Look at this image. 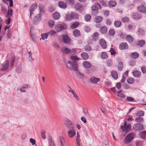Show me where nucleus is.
<instances>
[{
  "instance_id": "47",
  "label": "nucleus",
  "mask_w": 146,
  "mask_h": 146,
  "mask_svg": "<svg viewBox=\"0 0 146 146\" xmlns=\"http://www.w3.org/2000/svg\"><path fill=\"white\" fill-rule=\"evenodd\" d=\"M91 19V16L90 15H86L85 17V20L86 21H89Z\"/></svg>"
},
{
  "instance_id": "39",
  "label": "nucleus",
  "mask_w": 146,
  "mask_h": 146,
  "mask_svg": "<svg viewBox=\"0 0 146 146\" xmlns=\"http://www.w3.org/2000/svg\"><path fill=\"white\" fill-rule=\"evenodd\" d=\"M126 39L129 42H131L133 41V38L130 35H127L126 37Z\"/></svg>"
},
{
  "instance_id": "36",
  "label": "nucleus",
  "mask_w": 146,
  "mask_h": 146,
  "mask_svg": "<svg viewBox=\"0 0 146 146\" xmlns=\"http://www.w3.org/2000/svg\"><path fill=\"white\" fill-rule=\"evenodd\" d=\"M108 4L110 6L114 7L116 5L117 3L115 1H109Z\"/></svg>"
},
{
  "instance_id": "57",
  "label": "nucleus",
  "mask_w": 146,
  "mask_h": 146,
  "mask_svg": "<svg viewBox=\"0 0 146 146\" xmlns=\"http://www.w3.org/2000/svg\"><path fill=\"white\" fill-rule=\"evenodd\" d=\"M96 6L98 10L99 9H101V7L100 4L98 3H96L94 4Z\"/></svg>"
},
{
  "instance_id": "10",
  "label": "nucleus",
  "mask_w": 146,
  "mask_h": 146,
  "mask_svg": "<svg viewBox=\"0 0 146 146\" xmlns=\"http://www.w3.org/2000/svg\"><path fill=\"white\" fill-rule=\"evenodd\" d=\"M62 39L63 41L66 44H69L71 42V40L67 35H63Z\"/></svg>"
},
{
  "instance_id": "41",
  "label": "nucleus",
  "mask_w": 146,
  "mask_h": 146,
  "mask_svg": "<svg viewBox=\"0 0 146 146\" xmlns=\"http://www.w3.org/2000/svg\"><path fill=\"white\" fill-rule=\"evenodd\" d=\"M99 37V34L98 33L96 32L94 33L93 35V39L94 40H96L98 39Z\"/></svg>"
},
{
  "instance_id": "48",
  "label": "nucleus",
  "mask_w": 146,
  "mask_h": 146,
  "mask_svg": "<svg viewBox=\"0 0 146 146\" xmlns=\"http://www.w3.org/2000/svg\"><path fill=\"white\" fill-rule=\"evenodd\" d=\"M144 112L143 111H140L136 113V115L138 116H142L144 115Z\"/></svg>"
},
{
  "instance_id": "61",
  "label": "nucleus",
  "mask_w": 146,
  "mask_h": 146,
  "mask_svg": "<svg viewBox=\"0 0 146 146\" xmlns=\"http://www.w3.org/2000/svg\"><path fill=\"white\" fill-rule=\"evenodd\" d=\"M45 133V131H43L41 133V135L43 139H45L46 138Z\"/></svg>"
},
{
  "instance_id": "49",
  "label": "nucleus",
  "mask_w": 146,
  "mask_h": 146,
  "mask_svg": "<svg viewBox=\"0 0 146 146\" xmlns=\"http://www.w3.org/2000/svg\"><path fill=\"white\" fill-rule=\"evenodd\" d=\"M129 18L128 17H125L124 18H123L121 19V21L122 22H128L129 20Z\"/></svg>"
},
{
  "instance_id": "35",
  "label": "nucleus",
  "mask_w": 146,
  "mask_h": 146,
  "mask_svg": "<svg viewBox=\"0 0 146 146\" xmlns=\"http://www.w3.org/2000/svg\"><path fill=\"white\" fill-rule=\"evenodd\" d=\"M79 25V23L78 22H74L71 25V27L72 29H74L76 28Z\"/></svg>"
},
{
  "instance_id": "60",
  "label": "nucleus",
  "mask_w": 146,
  "mask_h": 146,
  "mask_svg": "<svg viewBox=\"0 0 146 146\" xmlns=\"http://www.w3.org/2000/svg\"><path fill=\"white\" fill-rule=\"evenodd\" d=\"M136 146H142L143 145V142L141 141H139L137 142L136 144Z\"/></svg>"
},
{
  "instance_id": "44",
  "label": "nucleus",
  "mask_w": 146,
  "mask_h": 146,
  "mask_svg": "<svg viewBox=\"0 0 146 146\" xmlns=\"http://www.w3.org/2000/svg\"><path fill=\"white\" fill-rule=\"evenodd\" d=\"M121 22L119 21L115 22L114 23L115 26L116 27H119L121 25Z\"/></svg>"
},
{
  "instance_id": "30",
  "label": "nucleus",
  "mask_w": 146,
  "mask_h": 146,
  "mask_svg": "<svg viewBox=\"0 0 146 146\" xmlns=\"http://www.w3.org/2000/svg\"><path fill=\"white\" fill-rule=\"evenodd\" d=\"M103 18L101 16H96V17L94 21L97 23H99L101 21L103 20Z\"/></svg>"
},
{
  "instance_id": "54",
  "label": "nucleus",
  "mask_w": 146,
  "mask_h": 146,
  "mask_svg": "<svg viewBox=\"0 0 146 146\" xmlns=\"http://www.w3.org/2000/svg\"><path fill=\"white\" fill-rule=\"evenodd\" d=\"M69 88L70 89L68 90V92H70L72 94L73 96L75 95L76 94L74 91L72 90L70 87H69Z\"/></svg>"
},
{
  "instance_id": "33",
  "label": "nucleus",
  "mask_w": 146,
  "mask_h": 146,
  "mask_svg": "<svg viewBox=\"0 0 146 146\" xmlns=\"http://www.w3.org/2000/svg\"><path fill=\"white\" fill-rule=\"evenodd\" d=\"M54 24V21L53 20H50L48 22V26L49 27L52 28Z\"/></svg>"
},
{
  "instance_id": "52",
  "label": "nucleus",
  "mask_w": 146,
  "mask_h": 146,
  "mask_svg": "<svg viewBox=\"0 0 146 146\" xmlns=\"http://www.w3.org/2000/svg\"><path fill=\"white\" fill-rule=\"evenodd\" d=\"M66 2L68 4L70 5H73L74 3V0H66Z\"/></svg>"
},
{
  "instance_id": "32",
  "label": "nucleus",
  "mask_w": 146,
  "mask_h": 146,
  "mask_svg": "<svg viewBox=\"0 0 146 146\" xmlns=\"http://www.w3.org/2000/svg\"><path fill=\"white\" fill-rule=\"evenodd\" d=\"M76 76L78 78L81 79H83L84 78V75L80 72L76 73Z\"/></svg>"
},
{
  "instance_id": "7",
  "label": "nucleus",
  "mask_w": 146,
  "mask_h": 146,
  "mask_svg": "<svg viewBox=\"0 0 146 146\" xmlns=\"http://www.w3.org/2000/svg\"><path fill=\"white\" fill-rule=\"evenodd\" d=\"M65 125L69 130L74 129V125L72 122L69 120H67L66 122Z\"/></svg>"
},
{
  "instance_id": "5",
  "label": "nucleus",
  "mask_w": 146,
  "mask_h": 146,
  "mask_svg": "<svg viewBox=\"0 0 146 146\" xmlns=\"http://www.w3.org/2000/svg\"><path fill=\"white\" fill-rule=\"evenodd\" d=\"M66 28V26L65 24H58L55 26L54 29L56 31L60 32L64 30Z\"/></svg>"
},
{
  "instance_id": "26",
  "label": "nucleus",
  "mask_w": 146,
  "mask_h": 146,
  "mask_svg": "<svg viewBox=\"0 0 146 146\" xmlns=\"http://www.w3.org/2000/svg\"><path fill=\"white\" fill-rule=\"evenodd\" d=\"M81 56L82 58L85 60H87L89 57L88 54L86 52H82L81 54Z\"/></svg>"
},
{
  "instance_id": "23",
  "label": "nucleus",
  "mask_w": 146,
  "mask_h": 146,
  "mask_svg": "<svg viewBox=\"0 0 146 146\" xmlns=\"http://www.w3.org/2000/svg\"><path fill=\"white\" fill-rule=\"evenodd\" d=\"M53 17L54 19L58 20L60 18V15L59 12H56L53 14Z\"/></svg>"
},
{
  "instance_id": "22",
  "label": "nucleus",
  "mask_w": 146,
  "mask_h": 146,
  "mask_svg": "<svg viewBox=\"0 0 146 146\" xmlns=\"http://www.w3.org/2000/svg\"><path fill=\"white\" fill-rule=\"evenodd\" d=\"M75 9L78 11H82L83 9L82 5L80 3H77L75 5Z\"/></svg>"
},
{
  "instance_id": "8",
  "label": "nucleus",
  "mask_w": 146,
  "mask_h": 146,
  "mask_svg": "<svg viewBox=\"0 0 146 146\" xmlns=\"http://www.w3.org/2000/svg\"><path fill=\"white\" fill-rule=\"evenodd\" d=\"M133 128L136 130H142L143 129V126L141 124L136 123L133 125Z\"/></svg>"
},
{
  "instance_id": "12",
  "label": "nucleus",
  "mask_w": 146,
  "mask_h": 146,
  "mask_svg": "<svg viewBox=\"0 0 146 146\" xmlns=\"http://www.w3.org/2000/svg\"><path fill=\"white\" fill-rule=\"evenodd\" d=\"M38 7L37 4L34 3L31 5L30 8V15L31 17L34 11Z\"/></svg>"
},
{
  "instance_id": "59",
  "label": "nucleus",
  "mask_w": 146,
  "mask_h": 146,
  "mask_svg": "<svg viewBox=\"0 0 146 146\" xmlns=\"http://www.w3.org/2000/svg\"><path fill=\"white\" fill-rule=\"evenodd\" d=\"M12 11H13V10L11 9H9V10L8 12V14L7 15V17H9V15H10L11 16L12 15Z\"/></svg>"
},
{
  "instance_id": "29",
  "label": "nucleus",
  "mask_w": 146,
  "mask_h": 146,
  "mask_svg": "<svg viewBox=\"0 0 146 146\" xmlns=\"http://www.w3.org/2000/svg\"><path fill=\"white\" fill-rule=\"evenodd\" d=\"M48 36V35L47 33H42L41 35V38H40V40L42 39L43 40L45 39H47Z\"/></svg>"
},
{
  "instance_id": "16",
  "label": "nucleus",
  "mask_w": 146,
  "mask_h": 146,
  "mask_svg": "<svg viewBox=\"0 0 146 146\" xmlns=\"http://www.w3.org/2000/svg\"><path fill=\"white\" fill-rule=\"evenodd\" d=\"M137 9L139 11L142 13L146 12V7L143 5H141L137 7Z\"/></svg>"
},
{
  "instance_id": "1",
  "label": "nucleus",
  "mask_w": 146,
  "mask_h": 146,
  "mask_svg": "<svg viewBox=\"0 0 146 146\" xmlns=\"http://www.w3.org/2000/svg\"><path fill=\"white\" fill-rule=\"evenodd\" d=\"M44 6L42 4H40L39 9H38V14H37L33 19V22L35 25H36L38 23L40 19L41 15L44 13Z\"/></svg>"
},
{
  "instance_id": "3",
  "label": "nucleus",
  "mask_w": 146,
  "mask_h": 146,
  "mask_svg": "<svg viewBox=\"0 0 146 146\" xmlns=\"http://www.w3.org/2000/svg\"><path fill=\"white\" fill-rule=\"evenodd\" d=\"M135 136V134L134 133H131L127 135L125 137L124 143L127 144L132 141Z\"/></svg>"
},
{
  "instance_id": "28",
  "label": "nucleus",
  "mask_w": 146,
  "mask_h": 146,
  "mask_svg": "<svg viewBox=\"0 0 146 146\" xmlns=\"http://www.w3.org/2000/svg\"><path fill=\"white\" fill-rule=\"evenodd\" d=\"M133 18L136 19H140L141 17V16L137 13H134L133 16Z\"/></svg>"
},
{
  "instance_id": "21",
  "label": "nucleus",
  "mask_w": 146,
  "mask_h": 146,
  "mask_svg": "<svg viewBox=\"0 0 146 146\" xmlns=\"http://www.w3.org/2000/svg\"><path fill=\"white\" fill-rule=\"evenodd\" d=\"M133 76L135 77L138 78L141 76V72L138 70H135L132 72Z\"/></svg>"
},
{
  "instance_id": "63",
  "label": "nucleus",
  "mask_w": 146,
  "mask_h": 146,
  "mask_svg": "<svg viewBox=\"0 0 146 146\" xmlns=\"http://www.w3.org/2000/svg\"><path fill=\"white\" fill-rule=\"evenodd\" d=\"M30 142L32 143V145H35V140L32 138H31L29 140Z\"/></svg>"
},
{
  "instance_id": "50",
  "label": "nucleus",
  "mask_w": 146,
  "mask_h": 146,
  "mask_svg": "<svg viewBox=\"0 0 146 146\" xmlns=\"http://www.w3.org/2000/svg\"><path fill=\"white\" fill-rule=\"evenodd\" d=\"M119 66L118 69L119 71H121L123 69V63L122 62H119L118 64Z\"/></svg>"
},
{
  "instance_id": "19",
  "label": "nucleus",
  "mask_w": 146,
  "mask_h": 146,
  "mask_svg": "<svg viewBox=\"0 0 146 146\" xmlns=\"http://www.w3.org/2000/svg\"><path fill=\"white\" fill-rule=\"evenodd\" d=\"M48 143L49 146H56L53 139L50 136L48 138Z\"/></svg>"
},
{
  "instance_id": "15",
  "label": "nucleus",
  "mask_w": 146,
  "mask_h": 146,
  "mask_svg": "<svg viewBox=\"0 0 146 146\" xmlns=\"http://www.w3.org/2000/svg\"><path fill=\"white\" fill-rule=\"evenodd\" d=\"M61 51L64 54H68L71 52L70 49L65 47H62Z\"/></svg>"
},
{
  "instance_id": "6",
  "label": "nucleus",
  "mask_w": 146,
  "mask_h": 146,
  "mask_svg": "<svg viewBox=\"0 0 146 146\" xmlns=\"http://www.w3.org/2000/svg\"><path fill=\"white\" fill-rule=\"evenodd\" d=\"M121 128L123 131H126V133L128 132L131 129V125L128 124L127 125V122H125L124 123V126H121Z\"/></svg>"
},
{
  "instance_id": "25",
  "label": "nucleus",
  "mask_w": 146,
  "mask_h": 146,
  "mask_svg": "<svg viewBox=\"0 0 146 146\" xmlns=\"http://www.w3.org/2000/svg\"><path fill=\"white\" fill-rule=\"evenodd\" d=\"M131 56L133 59H136L139 56V54L136 52H134L131 54Z\"/></svg>"
},
{
  "instance_id": "64",
  "label": "nucleus",
  "mask_w": 146,
  "mask_h": 146,
  "mask_svg": "<svg viewBox=\"0 0 146 146\" xmlns=\"http://www.w3.org/2000/svg\"><path fill=\"white\" fill-rule=\"evenodd\" d=\"M70 59L72 60H78V57L76 56H72L70 57Z\"/></svg>"
},
{
  "instance_id": "38",
  "label": "nucleus",
  "mask_w": 146,
  "mask_h": 146,
  "mask_svg": "<svg viewBox=\"0 0 146 146\" xmlns=\"http://www.w3.org/2000/svg\"><path fill=\"white\" fill-rule=\"evenodd\" d=\"M107 29L105 26L102 27L100 29L101 32L103 34H105L107 32Z\"/></svg>"
},
{
  "instance_id": "43",
  "label": "nucleus",
  "mask_w": 146,
  "mask_h": 146,
  "mask_svg": "<svg viewBox=\"0 0 146 146\" xmlns=\"http://www.w3.org/2000/svg\"><path fill=\"white\" fill-rule=\"evenodd\" d=\"M135 121L138 122L142 123L143 121V119L142 117H139L136 118Z\"/></svg>"
},
{
  "instance_id": "40",
  "label": "nucleus",
  "mask_w": 146,
  "mask_h": 146,
  "mask_svg": "<svg viewBox=\"0 0 146 146\" xmlns=\"http://www.w3.org/2000/svg\"><path fill=\"white\" fill-rule=\"evenodd\" d=\"M127 82L129 84H133L134 82V79L133 78H129L127 80Z\"/></svg>"
},
{
  "instance_id": "4",
  "label": "nucleus",
  "mask_w": 146,
  "mask_h": 146,
  "mask_svg": "<svg viewBox=\"0 0 146 146\" xmlns=\"http://www.w3.org/2000/svg\"><path fill=\"white\" fill-rule=\"evenodd\" d=\"M78 16V15L74 13H68L66 15L65 20L67 21H70L73 18H77Z\"/></svg>"
},
{
  "instance_id": "42",
  "label": "nucleus",
  "mask_w": 146,
  "mask_h": 146,
  "mask_svg": "<svg viewBox=\"0 0 146 146\" xmlns=\"http://www.w3.org/2000/svg\"><path fill=\"white\" fill-rule=\"evenodd\" d=\"M47 33L48 35L51 36L55 35L56 33V32L54 30H52L47 32Z\"/></svg>"
},
{
  "instance_id": "51",
  "label": "nucleus",
  "mask_w": 146,
  "mask_h": 146,
  "mask_svg": "<svg viewBox=\"0 0 146 146\" xmlns=\"http://www.w3.org/2000/svg\"><path fill=\"white\" fill-rule=\"evenodd\" d=\"M109 35L111 36H112L114 35L115 31L114 30L111 29L109 31Z\"/></svg>"
},
{
  "instance_id": "56",
  "label": "nucleus",
  "mask_w": 146,
  "mask_h": 146,
  "mask_svg": "<svg viewBox=\"0 0 146 146\" xmlns=\"http://www.w3.org/2000/svg\"><path fill=\"white\" fill-rule=\"evenodd\" d=\"M134 100V99L133 98L129 96H127L126 99V100L129 102L133 101Z\"/></svg>"
},
{
  "instance_id": "17",
  "label": "nucleus",
  "mask_w": 146,
  "mask_h": 146,
  "mask_svg": "<svg viewBox=\"0 0 146 146\" xmlns=\"http://www.w3.org/2000/svg\"><path fill=\"white\" fill-rule=\"evenodd\" d=\"M119 49L121 50H124L128 48V45L126 42H123L121 43L119 46Z\"/></svg>"
},
{
  "instance_id": "24",
  "label": "nucleus",
  "mask_w": 146,
  "mask_h": 146,
  "mask_svg": "<svg viewBox=\"0 0 146 146\" xmlns=\"http://www.w3.org/2000/svg\"><path fill=\"white\" fill-rule=\"evenodd\" d=\"M83 66L86 68H90L92 67L91 64L87 61L84 62L83 63Z\"/></svg>"
},
{
  "instance_id": "53",
  "label": "nucleus",
  "mask_w": 146,
  "mask_h": 146,
  "mask_svg": "<svg viewBox=\"0 0 146 146\" xmlns=\"http://www.w3.org/2000/svg\"><path fill=\"white\" fill-rule=\"evenodd\" d=\"M69 88L70 89L68 90V92H70L72 94L73 96L75 95L76 94L74 91L72 90L70 87H69Z\"/></svg>"
},
{
  "instance_id": "31",
  "label": "nucleus",
  "mask_w": 146,
  "mask_h": 146,
  "mask_svg": "<svg viewBox=\"0 0 146 146\" xmlns=\"http://www.w3.org/2000/svg\"><path fill=\"white\" fill-rule=\"evenodd\" d=\"M111 74L113 78L115 80L117 79L118 78V74L116 72L113 71L111 72Z\"/></svg>"
},
{
  "instance_id": "37",
  "label": "nucleus",
  "mask_w": 146,
  "mask_h": 146,
  "mask_svg": "<svg viewBox=\"0 0 146 146\" xmlns=\"http://www.w3.org/2000/svg\"><path fill=\"white\" fill-rule=\"evenodd\" d=\"M121 91H119L118 92L117 96L121 99H123L125 98L124 94L121 92Z\"/></svg>"
},
{
  "instance_id": "14",
  "label": "nucleus",
  "mask_w": 146,
  "mask_h": 146,
  "mask_svg": "<svg viewBox=\"0 0 146 146\" xmlns=\"http://www.w3.org/2000/svg\"><path fill=\"white\" fill-rule=\"evenodd\" d=\"M100 44L103 49H106L107 48L106 42L105 40L103 39H101L100 41Z\"/></svg>"
},
{
  "instance_id": "46",
  "label": "nucleus",
  "mask_w": 146,
  "mask_h": 146,
  "mask_svg": "<svg viewBox=\"0 0 146 146\" xmlns=\"http://www.w3.org/2000/svg\"><path fill=\"white\" fill-rule=\"evenodd\" d=\"M101 57L102 59H106L108 57V56L105 52H102L101 55Z\"/></svg>"
},
{
  "instance_id": "2",
  "label": "nucleus",
  "mask_w": 146,
  "mask_h": 146,
  "mask_svg": "<svg viewBox=\"0 0 146 146\" xmlns=\"http://www.w3.org/2000/svg\"><path fill=\"white\" fill-rule=\"evenodd\" d=\"M66 66L70 70L75 71L78 70V64L76 61L68 62L66 64Z\"/></svg>"
},
{
  "instance_id": "27",
  "label": "nucleus",
  "mask_w": 146,
  "mask_h": 146,
  "mask_svg": "<svg viewBox=\"0 0 146 146\" xmlns=\"http://www.w3.org/2000/svg\"><path fill=\"white\" fill-rule=\"evenodd\" d=\"M140 137L143 139H146V131H144L141 132L140 134Z\"/></svg>"
},
{
  "instance_id": "13",
  "label": "nucleus",
  "mask_w": 146,
  "mask_h": 146,
  "mask_svg": "<svg viewBox=\"0 0 146 146\" xmlns=\"http://www.w3.org/2000/svg\"><path fill=\"white\" fill-rule=\"evenodd\" d=\"M59 140L61 146H66L65 139L62 136H60L59 137Z\"/></svg>"
},
{
  "instance_id": "45",
  "label": "nucleus",
  "mask_w": 146,
  "mask_h": 146,
  "mask_svg": "<svg viewBox=\"0 0 146 146\" xmlns=\"http://www.w3.org/2000/svg\"><path fill=\"white\" fill-rule=\"evenodd\" d=\"M145 43V41L143 40H142L139 42L138 45L140 47H142Z\"/></svg>"
},
{
  "instance_id": "55",
  "label": "nucleus",
  "mask_w": 146,
  "mask_h": 146,
  "mask_svg": "<svg viewBox=\"0 0 146 146\" xmlns=\"http://www.w3.org/2000/svg\"><path fill=\"white\" fill-rule=\"evenodd\" d=\"M27 137V135L25 133H22L21 135V138L23 140H24L26 139Z\"/></svg>"
},
{
  "instance_id": "18",
  "label": "nucleus",
  "mask_w": 146,
  "mask_h": 146,
  "mask_svg": "<svg viewBox=\"0 0 146 146\" xmlns=\"http://www.w3.org/2000/svg\"><path fill=\"white\" fill-rule=\"evenodd\" d=\"M100 80V78L95 77H91L90 79V82L93 84H96Z\"/></svg>"
},
{
  "instance_id": "62",
  "label": "nucleus",
  "mask_w": 146,
  "mask_h": 146,
  "mask_svg": "<svg viewBox=\"0 0 146 146\" xmlns=\"http://www.w3.org/2000/svg\"><path fill=\"white\" fill-rule=\"evenodd\" d=\"M17 90L18 91H20L21 92H25L26 91L25 89L23 88L22 87H21L20 88H17Z\"/></svg>"
},
{
  "instance_id": "11",
  "label": "nucleus",
  "mask_w": 146,
  "mask_h": 146,
  "mask_svg": "<svg viewBox=\"0 0 146 146\" xmlns=\"http://www.w3.org/2000/svg\"><path fill=\"white\" fill-rule=\"evenodd\" d=\"M68 135L70 138L73 137L76 135V131L75 129L69 130L67 132Z\"/></svg>"
},
{
  "instance_id": "58",
  "label": "nucleus",
  "mask_w": 146,
  "mask_h": 146,
  "mask_svg": "<svg viewBox=\"0 0 146 146\" xmlns=\"http://www.w3.org/2000/svg\"><path fill=\"white\" fill-rule=\"evenodd\" d=\"M99 1L103 6H106L107 4L104 1V0H99Z\"/></svg>"
},
{
  "instance_id": "9",
  "label": "nucleus",
  "mask_w": 146,
  "mask_h": 146,
  "mask_svg": "<svg viewBox=\"0 0 146 146\" xmlns=\"http://www.w3.org/2000/svg\"><path fill=\"white\" fill-rule=\"evenodd\" d=\"M9 61L8 60H7L2 64L1 68V70H2L5 71L8 69L9 66Z\"/></svg>"
},
{
  "instance_id": "34",
  "label": "nucleus",
  "mask_w": 146,
  "mask_h": 146,
  "mask_svg": "<svg viewBox=\"0 0 146 146\" xmlns=\"http://www.w3.org/2000/svg\"><path fill=\"white\" fill-rule=\"evenodd\" d=\"M73 34L74 36L77 37L80 35V32L78 29H75L73 31Z\"/></svg>"
},
{
  "instance_id": "20",
  "label": "nucleus",
  "mask_w": 146,
  "mask_h": 146,
  "mask_svg": "<svg viewBox=\"0 0 146 146\" xmlns=\"http://www.w3.org/2000/svg\"><path fill=\"white\" fill-rule=\"evenodd\" d=\"M59 6L63 9H65L66 8L67 5L63 1H60L58 3Z\"/></svg>"
}]
</instances>
